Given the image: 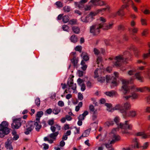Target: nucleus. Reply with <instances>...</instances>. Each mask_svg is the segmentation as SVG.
Returning a JSON list of instances; mask_svg holds the SVG:
<instances>
[{
	"label": "nucleus",
	"instance_id": "423d86ee",
	"mask_svg": "<svg viewBox=\"0 0 150 150\" xmlns=\"http://www.w3.org/2000/svg\"><path fill=\"white\" fill-rule=\"evenodd\" d=\"M130 54L127 52L124 53V56L119 55L116 56L113 59L112 58L110 57L109 59L110 60H113V63L116 67H119L121 66L122 63H127L128 60V56H130Z\"/></svg>",
	"mask_w": 150,
	"mask_h": 150
},
{
	"label": "nucleus",
	"instance_id": "f257e3e1",
	"mask_svg": "<svg viewBox=\"0 0 150 150\" xmlns=\"http://www.w3.org/2000/svg\"><path fill=\"white\" fill-rule=\"evenodd\" d=\"M100 51L94 48V54L96 55V62L98 65V66L100 67L99 68H97L94 71V79L97 80L98 82L101 83L104 82L106 79L107 83H108L111 82V86H116L117 85L116 78L118 77V73L117 72L114 73L115 77L114 78V80L112 81L110 80V76H106V78L104 77H102L101 76L98 75V73L101 71V69L102 67V62L103 61L101 54H104L105 52V50L103 48L100 49Z\"/></svg>",
	"mask_w": 150,
	"mask_h": 150
},
{
	"label": "nucleus",
	"instance_id": "a18cd8bd",
	"mask_svg": "<svg viewBox=\"0 0 150 150\" xmlns=\"http://www.w3.org/2000/svg\"><path fill=\"white\" fill-rule=\"evenodd\" d=\"M82 50V47L81 46H77L75 48V50L76 51L81 52Z\"/></svg>",
	"mask_w": 150,
	"mask_h": 150
},
{
	"label": "nucleus",
	"instance_id": "f8f14e48",
	"mask_svg": "<svg viewBox=\"0 0 150 150\" xmlns=\"http://www.w3.org/2000/svg\"><path fill=\"white\" fill-rule=\"evenodd\" d=\"M128 74L129 75H134V76L135 77V78L138 81L140 82H142L143 81V78L141 76L140 73L136 72L135 70H130L128 72Z\"/></svg>",
	"mask_w": 150,
	"mask_h": 150
},
{
	"label": "nucleus",
	"instance_id": "1a4fd4ad",
	"mask_svg": "<svg viewBox=\"0 0 150 150\" xmlns=\"http://www.w3.org/2000/svg\"><path fill=\"white\" fill-rule=\"evenodd\" d=\"M8 125V122L6 121H3L0 124V137H3L10 132Z\"/></svg>",
	"mask_w": 150,
	"mask_h": 150
},
{
	"label": "nucleus",
	"instance_id": "dca6fc26",
	"mask_svg": "<svg viewBox=\"0 0 150 150\" xmlns=\"http://www.w3.org/2000/svg\"><path fill=\"white\" fill-rule=\"evenodd\" d=\"M149 130L150 132V125L149 127ZM135 135L137 136H141L142 138L146 139L147 137L148 136H150V134H146L144 132H139L136 133Z\"/></svg>",
	"mask_w": 150,
	"mask_h": 150
},
{
	"label": "nucleus",
	"instance_id": "20e7f679",
	"mask_svg": "<svg viewBox=\"0 0 150 150\" xmlns=\"http://www.w3.org/2000/svg\"><path fill=\"white\" fill-rule=\"evenodd\" d=\"M106 22L105 19L102 17H99L97 20L95 24H94V35H97L99 34L100 31V29L101 28L105 30L111 28L113 24H107L105 23Z\"/></svg>",
	"mask_w": 150,
	"mask_h": 150
},
{
	"label": "nucleus",
	"instance_id": "7c9ffc66",
	"mask_svg": "<svg viewBox=\"0 0 150 150\" xmlns=\"http://www.w3.org/2000/svg\"><path fill=\"white\" fill-rule=\"evenodd\" d=\"M72 30L75 33L78 34L79 33L80 29L77 26L73 27H72Z\"/></svg>",
	"mask_w": 150,
	"mask_h": 150
},
{
	"label": "nucleus",
	"instance_id": "7ed1b4c3",
	"mask_svg": "<svg viewBox=\"0 0 150 150\" xmlns=\"http://www.w3.org/2000/svg\"><path fill=\"white\" fill-rule=\"evenodd\" d=\"M134 79V78H131L128 81H126L125 80L122 81V83L123 85L121 88V91L124 94V95L126 94L129 93L130 92V87L128 85L129 84H132L133 83V81ZM137 97V95L135 93H132L131 95L125 96H123V98L125 100H127L129 98H132V99H135Z\"/></svg>",
	"mask_w": 150,
	"mask_h": 150
},
{
	"label": "nucleus",
	"instance_id": "a878e982",
	"mask_svg": "<svg viewBox=\"0 0 150 150\" xmlns=\"http://www.w3.org/2000/svg\"><path fill=\"white\" fill-rule=\"evenodd\" d=\"M93 12H91L87 16L88 22H91L92 21L93 19Z\"/></svg>",
	"mask_w": 150,
	"mask_h": 150
},
{
	"label": "nucleus",
	"instance_id": "393cba45",
	"mask_svg": "<svg viewBox=\"0 0 150 150\" xmlns=\"http://www.w3.org/2000/svg\"><path fill=\"white\" fill-rule=\"evenodd\" d=\"M116 92L114 91H110L106 92L105 94L107 96L110 97H112L115 95Z\"/></svg>",
	"mask_w": 150,
	"mask_h": 150
},
{
	"label": "nucleus",
	"instance_id": "13d9d810",
	"mask_svg": "<svg viewBox=\"0 0 150 150\" xmlns=\"http://www.w3.org/2000/svg\"><path fill=\"white\" fill-rule=\"evenodd\" d=\"M78 73L79 76H81L83 75V72L82 71L79 70L78 71Z\"/></svg>",
	"mask_w": 150,
	"mask_h": 150
},
{
	"label": "nucleus",
	"instance_id": "ddd939ff",
	"mask_svg": "<svg viewBox=\"0 0 150 150\" xmlns=\"http://www.w3.org/2000/svg\"><path fill=\"white\" fill-rule=\"evenodd\" d=\"M67 85L73 90H75L76 88V84H74L73 82V79L71 78L69 79L67 83Z\"/></svg>",
	"mask_w": 150,
	"mask_h": 150
},
{
	"label": "nucleus",
	"instance_id": "e433bc0d",
	"mask_svg": "<svg viewBox=\"0 0 150 150\" xmlns=\"http://www.w3.org/2000/svg\"><path fill=\"white\" fill-rule=\"evenodd\" d=\"M129 30L130 32L132 31L133 33H137L138 31L137 29L135 28H129Z\"/></svg>",
	"mask_w": 150,
	"mask_h": 150
},
{
	"label": "nucleus",
	"instance_id": "72a5a7b5",
	"mask_svg": "<svg viewBox=\"0 0 150 150\" xmlns=\"http://www.w3.org/2000/svg\"><path fill=\"white\" fill-rule=\"evenodd\" d=\"M62 18L63 21L64 23L67 22L69 20V16H64L62 17Z\"/></svg>",
	"mask_w": 150,
	"mask_h": 150
},
{
	"label": "nucleus",
	"instance_id": "0eeeda50",
	"mask_svg": "<svg viewBox=\"0 0 150 150\" xmlns=\"http://www.w3.org/2000/svg\"><path fill=\"white\" fill-rule=\"evenodd\" d=\"M122 1L124 4L122 6L121 8L117 11L115 14H113V17H115L117 14H118L119 16H124V13L123 10V9L124 8H126L127 10H128V8L129 7V4L131 5L132 8L135 11L137 12V8L134 6V3L131 0H122Z\"/></svg>",
	"mask_w": 150,
	"mask_h": 150
},
{
	"label": "nucleus",
	"instance_id": "69168bd1",
	"mask_svg": "<svg viewBox=\"0 0 150 150\" xmlns=\"http://www.w3.org/2000/svg\"><path fill=\"white\" fill-rule=\"evenodd\" d=\"M52 110L51 108H49L47 109L46 111V112L48 114H50L52 113Z\"/></svg>",
	"mask_w": 150,
	"mask_h": 150
},
{
	"label": "nucleus",
	"instance_id": "9d476101",
	"mask_svg": "<svg viewBox=\"0 0 150 150\" xmlns=\"http://www.w3.org/2000/svg\"><path fill=\"white\" fill-rule=\"evenodd\" d=\"M115 132L116 129H114L112 131L111 136L112 140L110 141L109 144H105V146L107 148H109L111 146V144H114L116 142L119 141L120 140V137L115 134Z\"/></svg>",
	"mask_w": 150,
	"mask_h": 150
},
{
	"label": "nucleus",
	"instance_id": "412c9836",
	"mask_svg": "<svg viewBox=\"0 0 150 150\" xmlns=\"http://www.w3.org/2000/svg\"><path fill=\"white\" fill-rule=\"evenodd\" d=\"M81 57L83 59V60H84V61H87L89 59V57L88 54L85 52H82L81 54Z\"/></svg>",
	"mask_w": 150,
	"mask_h": 150
},
{
	"label": "nucleus",
	"instance_id": "09e8293b",
	"mask_svg": "<svg viewBox=\"0 0 150 150\" xmlns=\"http://www.w3.org/2000/svg\"><path fill=\"white\" fill-rule=\"evenodd\" d=\"M58 105L60 107H63L64 105V102L62 101H59L58 103Z\"/></svg>",
	"mask_w": 150,
	"mask_h": 150
},
{
	"label": "nucleus",
	"instance_id": "473e14b6",
	"mask_svg": "<svg viewBox=\"0 0 150 150\" xmlns=\"http://www.w3.org/2000/svg\"><path fill=\"white\" fill-rule=\"evenodd\" d=\"M149 57H150V49L149 50L148 53L143 55L142 58L143 59H145Z\"/></svg>",
	"mask_w": 150,
	"mask_h": 150
},
{
	"label": "nucleus",
	"instance_id": "c03bdc74",
	"mask_svg": "<svg viewBox=\"0 0 150 150\" xmlns=\"http://www.w3.org/2000/svg\"><path fill=\"white\" fill-rule=\"evenodd\" d=\"M141 23L143 25H147V23L146 22V20L145 19L143 18H141Z\"/></svg>",
	"mask_w": 150,
	"mask_h": 150
},
{
	"label": "nucleus",
	"instance_id": "4d7b16f0",
	"mask_svg": "<svg viewBox=\"0 0 150 150\" xmlns=\"http://www.w3.org/2000/svg\"><path fill=\"white\" fill-rule=\"evenodd\" d=\"M148 142H145V143L142 146L143 149H145L147 148V147L148 146Z\"/></svg>",
	"mask_w": 150,
	"mask_h": 150
},
{
	"label": "nucleus",
	"instance_id": "f3484780",
	"mask_svg": "<svg viewBox=\"0 0 150 150\" xmlns=\"http://www.w3.org/2000/svg\"><path fill=\"white\" fill-rule=\"evenodd\" d=\"M133 142L134 144V146L133 145H131L129 146L131 148L132 150L135 148H139V147L140 146L137 138H135L133 139Z\"/></svg>",
	"mask_w": 150,
	"mask_h": 150
},
{
	"label": "nucleus",
	"instance_id": "bb28decb",
	"mask_svg": "<svg viewBox=\"0 0 150 150\" xmlns=\"http://www.w3.org/2000/svg\"><path fill=\"white\" fill-rule=\"evenodd\" d=\"M58 134L59 132L58 131H56L50 134L49 135V137L50 138L55 139Z\"/></svg>",
	"mask_w": 150,
	"mask_h": 150
},
{
	"label": "nucleus",
	"instance_id": "ea45409f",
	"mask_svg": "<svg viewBox=\"0 0 150 150\" xmlns=\"http://www.w3.org/2000/svg\"><path fill=\"white\" fill-rule=\"evenodd\" d=\"M62 29L64 31H68L69 29V27L68 26L64 25L62 26Z\"/></svg>",
	"mask_w": 150,
	"mask_h": 150
},
{
	"label": "nucleus",
	"instance_id": "a211bd4d",
	"mask_svg": "<svg viewBox=\"0 0 150 150\" xmlns=\"http://www.w3.org/2000/svg\"><path fill=\"white\" fill-rule=\"evenodd\" d=\"M61 129L60 126L58 124H55L54 125L51 126L50 129L52 131L54 132L56 131H58L60 130Z\"/></svg>",
	"mask_w": 150,
	"mask_h": 150
},
{
	"label": "nucleus",
	"instance_id": "0e129e2a",
	"mask_svg": "<svg viewBox=\"0 0 150 150\" xmlns=\"http://www.w3.org/2000/svg\"><path fill=\"white\" fill-rule=\"evenodd\" d=\"M66 119L68 121H70L72 119L71 116L69 115H66L65 117Z\"/></svg>",
	"mask_w": 150,
	"mask_h": 150
},
{
	"label": "nucleus",
	"instance_id": "37998d69",
	"mask_svg": "<svg viewBox=\"0 0 150 150\" xmlns=\"http://www.w3.org/2000/svg\"><path fill=\"white\" fill-rule=\"evenodd\" d=\"M63 9L65 11L69 12L70 10V7L69 6H65L63 8Z\"/></svg>",
	"mask_w": 150,
	"mask_h": 150
},
{
	"label": "nucleus",
	"instance_id": "58836bf2",
	"mask_svg": "<svg viewBox=\"0 0 150 150\" xmlns=\"http://www.w3.org/2000/svg\"><path fill=\"white\" fill-rule=\"evenodd\" d=\"M77 21L76 20H72L69 21V24L71 25H74L76 24Z\"/></svg>",
	"mask_w": 150,
	"mask_h": 150
},
{
	"label": "nucleus",
	"instance_id": "bf43d9fd",
	"mask_svg": "<svg viewBox=\"0 0 150 150\" xmlns=\"http://www.w3.org/2000/svg\"><path fill=\"white\" fill-rule=\"evenodd\" d=\"M148 33L147 30H144L142 33V35L143 36H146V35Z\"/></svg>",
	"mask_w": 150,
	"mask_h": 150
},
{
	"label": "nucleus",
	"instance_id": "338daca9",
	"mask_svg": "<svg viewBox=\"0 0 150 150\" xmlns=\"http://www.w3.org/2000/svg\"><path fill=\"white\" fill-rule=\"evenodd\" d=\"M110 7L108 5H107L106 6V7L105 8H103L102 9L104 11H105L106 10H108V11H110Z\"/></svg>",
	"mask_w": 150,
	"mask_h": 150
},
{
	"label": "nucleus",
	"instance_id": "f704fd0d",
	"mask_svg": "<svg viewBox=\"0 0 150 150\" xmlns=\"http://www.w3.org/2000/svg\"><path fill=\"white\" fill-rule=\"evenodd\" d=\"M60 109L59 108H55L53 110V112L54 114L57 115L60 112Z\"/></svg>",
	"mask_w": 150,
	"mask_h": 150
},
{
	"label": "nucleus",
	"instance_id": "c756f323",
	"mask_svg": "<svg viewBox=\"0 0 150 150\" xmlns=\"http://www.w3.org/2000/svg\"><path fill=\"white\" fill-rule=\"evenodd\" d=\"M81 69L82 70L84 71L86 70L87 66L84 60H82L81 62Z\"/></svg>",
	"mask_w": 150,
	"mask_h": 150
},
{
	"label": "nucleus",
	"instance_id": "2eb2a0df",
	"mask_svg": "<svg viewBox=\"0 0 150 150\" xmlns=\"http://www.w3.org/2000/svg\"><path fill=\"white\" fill-rule=\"evenodd\" d=\"M94 5V0H91L88 4L85 5L84 7V9L85 11L90 10Z\"/></svg>",
	"mask_w": 150,
	"mask_h": 150
},
{
	"label": "nucleus",
	"instance_id": "6ab92c4d",
	"mask_svg": "<svg viewBox=\"0 0 150 150\" xmlns=\"http://www.w3.org/2000/svg\"><path fill=\"white\" fill-rule=\"evenodd\" d=\"M106 4L101 0H94V7L97 6H102L105 5Z\"/></svg>",
	"mask_w": 150,
	"mask_h": 150
},
{
	"label": "nucleus",
	"instance_id": "79ce46f5",
	"mask_svg": "<svg viewBox=\"0 0 150 150\" xmlns=\"http://www.w3.org/2000/svg\"><path fill=\"white\" fill-rule=\"evenodd\" d=\"M55 4L58 7H62L63 6L62 4L60 1H57L56 2Z\"/></svg>",
	"mask_w": 150,
	"mask_h": 150
},
{
	"label": "nucleus",
	"instance_id": "680f3d73",
	"mask_svg": "<svg viewBox=\"0 0 150 150\" xmlns=\"http://www.w3.org/2000/svg\"><path fill=\"white\" fill-rule=\"evenodd\" d=\"M78 120H83L85 119V117L81 115H80L78 117Z\"/></svg>",
	"mask_w": 150,
	"mask_h": 150
},
{
	"label": "nucleus",
	"instance_id": "603ef678",
	"mask_svg": "<svg viewBox=\"0 0 150 150\" xmlns=\"http://www.w3.org/2000/svg\"><path fill=\"white\" fill-rule=\"evenodd\" d=\"M78 98L80 100H81L83 99V96L81 93H78Z\"/></svg>",
	"mask_w": 150,
	"mask_h": 150
},
{
	"label": "nucleus",
	"instance_id": "3c124183",
	"mask_svg": "<svg viewBox=\"0 0 150 150\" xmlns=\"http://www.w3.org/2000/svg\"><path fill=\"white\" fill-rule=\"evenodd\" d=\"M118 30L120 31H122L124 30V28L122 25H120L118 27Z\"/></svg>",
	"mask_w": 150,
	"mask_h": 150
},
{
	"label": "nucleus",
	"instance_id": "4468645a",
	"mask_svg": "<svg viewBox=\"0 0 150 150\" xmlns=\"http://www.w3.org/2000/svg\"><path fill=\"white\" fill-rule=\"evenodd\" d=\"M13 142V140L11 138H8L7 141L5 143V146L6 149L9 150H12L13 149L11 145V143Z\"/></svg>",
	"mask_w": 150,
	"mask_h": 150
},
{
	"label": "nucleus",
	"instance_id": "b1692460",
	"mask_svg": "<svg viewBox=\"0 0 150 150\" xmlns=\"http://www.w3.org/2000/svg\"><path fill=\"white\" fill-rule=\"evenodd\" d=\"M90 132V130L89 129H87L84 131L82 135L79 138V139H81L82 137H86L88 136Z\"/></svg>",
	"mask_w": 150,
	"mask_h": 150
},
{
	"label": "nucleus",
	"instance_id": "de8ad7c7",
	"mask_svg": "<svg viewBox=\"0 0 150 150\" xmlns=\"http://www.w3.org/2000/svg\"><path fill=\"white\" fill-rule=\"evenodd\" d=\"M79 86L81 87V90L82 91H84L86 89V86L85 84H83Z\"/></svg>",
	"mask_w": 150,
	"mask_h": 150
},
{
	"label": "nucleus",
	"instance_id": "9b49d317",
	"mask_svg": "<svg viewBox=\"0 0 150 150\" xmlns=\"http://www.w3.org/2000/svg\"><path fill=\"white\" fill-rule=\"evenodd\" d=\"M25 123V120L21 121V118L16 119L13 120L11 127L13 128L18 129L20 127L21 123L24 124Z\"/></svg>",
	"mask_w": 150,
	"mask_h": 150
},
{
	"label": "nucleus",
	"instance_id": "c9c22d12",
	"mask_svg": "<svg viewBox=\"0 0 150 150\" xmlns=\"http://www.w3.org/2000/svg\"><path fill=\"white\" fill-rule=\"evenodd\" d=\"M77 82L79 86L83 84H84V81L80 78H79L78 79Z\"/></svg>",
	"mask_w": 150,
	"mask_h": 150
},
{
	"label": "nucleus",
	"instance_id": "f03ea898",
	"mask_svg": "<svg viewBox=\"0 0 150 150\" xmlns=\"http://www.w3.org/2000/svg\"><path fill=\"white\" fill-rule=\"evenodd\" d=\"M43 114L42 111H40L37 112L36 115V118L35 121H31L29 122L26 125V131L25 132L26 134H28L33 129L34 126L37 131H38L41 127V123L40 122V118Z\"/></svg>",
	"mask_w": 150,
	"mask_h": 150
},
{
	"label": "nucleus",
	"instance_id": "a19ab883",
	"mask_svg": "<svg viewBox=\"0 0 150 150\" xmlns=\"http://www.w3.org/2000/svg\"><path fill=\"white\" fill-rule=\"evenodd\" d=\"M35 103L37 106H39L40 104V100L39 98H37L35 100Z\"/></svg>",
	"mask_w": 150,
	"mask_h": 150
},
{
	"label": "nucleus",
	"instance_id": "5701e85b",
	"mask_svg": "<svg viewBox=\"0 0 150 150\" xmlns=\"http://www.w3.org/2000/svg\"><path fill=\"white\" fill-rule=\"evenodd\" d=\"M93 79H89L86 82V84L87 87L89 88H91L93 86Z\"/></svg>",
	"mask_w": 150,
	"mask_h": 150
},
{
	"label": "nucleus",
	"instance_id": "052dcab7",
	"mask_svg": "<svg viewBox=\"0 0 150 150\" xmlns=\"http://www.w3.org/2000/svg\"><path fill=\"white\" fill-rule=\"evenodd\" d=\"M143 12L145 14H150V11L146 9H145L144 11H143Z\"/></svg>",
	"mask_w": 150,
	"mask_h": 150
},
{
	"label": "nucleus",
	"instance_id": "6e6d98bb",
	"mask_svg": "<svg viewBox=\"0 0 150 150\" xmlns=\"http://www.w3.org/2000/svg\"><path fill=\"white\" fill-rule=\"evenodd\" d=\"M89 109L91 112H94V106L92 105H90L89 106Z\"/></svg>",
	"mask_w": 150,
	"mask_h": 150
},
{
	"label": "nucleus",
	"instance_id": "aec40b11",
	"mask_svg": "<svg viewBox=\"0 0 150 150\" xmlns=\"http://www.w3.org/2000/svg\"><path fill=\"white\" fill-rule=\"evenodd\" d=\"M136 90L138 91H140L141 92H150V88L147 86H144L142 88H137Z\"/></svg>",
	"mask_w": 150,
	"mask_h": 150
},
{
	"label": "nucleus",
	"instance_id": "2f4dec72",
	"mask_svg": "<svg viewBox=\"0 0 150 150\" xmlns=\"http://www.w3.org/2000/svg\"><path fill=\"white\" fill-rule=\"evenodd\" d=\"M132 50L134 52L135 56L137 57H138L139 53V51L138 49L137 48L133 47L132 48Z\"/></svg>",
	"mask_w": 150,
	"mask_h": 150
},
{
	"label": "nucleus",
	"instance_id": "c85d7f7f",
	"mask_svg": "<svg viewBox=\"0 0 150 150\" xmlns=\"http://www.w3.org/2000/svg\"><path fill=\"white\" fill-rule=\"evenodd\" d=\"M71 42L73 43H76L77 41V38L76 36L74 35H72L70 39Z\"/></svg>",
	"mask_w": 150,
	"mask_h": 150
},
{
	"label": "nucleus",
	"instance_id": "4c0bfd02",
	"mask_svg": "<svg viewBox=\"0 0 150 150\" xmlns=\"http://www.w3.org/2000/svg\"><path fill=\"white\" fill-rule=\"evenodd\" d=\"M103 10L102 8L101 9H97L94 11V16L101 12Z\"/></svg>",
	"mask_w": 150,
	"mask_h": 150
},
{
	"label": "nucleus",
	"instance_id": "5fc2aeb1",
	"mask_svg": "<svg viewBox=\"0 0 150 150\" xmlns=\"http://www.w3.org/2000/svg\"><path fill=\"white\" fill-rule=\"evenodd\" d=\"M90 33L92 34L93 35H94V26L92 25L90 27Z\"/></svg>",
	"mask_w": 150,
	"mask_h": 150
},
{
	"label": "nucleus",
	"instance_id": "39448f33",
	"mask_svg": "<svg viewBox=\"0 0 150 150\" xmlns=\"http://www.w3.org/2000/svg\"><path fill=\"white\" fill-rule=\"evenodd\" d=\"M130 108V104L126 102L122 105L118 104L115 108L116 110H119L120 112L122 113L124 118L129 116L134 117L136 115V113L135 111H131L129 112L127 111V110L129 109Z\"/></svg>",
	"mask_w": 150,
	"mask_h": 150
},
{
	"label": "nucleus",
	"instance_id": "e2e57ef3",
	"mask_svg": "<svg viewBox=\"0 0 150 150\" xmlns=\"http://www.w3.org/2000/svg\"><path fill=\"white\" fill-rule=\"evenodd\" d=\"M71 62L74 64V66L76 65L77 63V61L74 58H73L72 59Z\"/></svg>",
	"mask_w": 150,
	"mask_h": 150
},
{
	"label": "nucleus",
	"instance_id": "49530a36",
	"mask_svg": "<svg viewBox=\"0 0 150 150\" xmlns=\"http://www.w3.org/2000/svg\"><path fill=\"white\" fill-rule=\"evenodd\" d=\"M48 124L50 125L53 126L54 124V120L53 119H50L48 121Z\"/></svg>",
	"mask_w": 150,
	"mask_h": 150
},
{
	"label": "nucleus",
	"instance_id": "8fccbe9b",
	"mask_svg": "<svg viewBox=\"0 0 150 150\" xmlns=\"http://www.w3.org/2000/svg\"><path fill=\"white\" fill-rule=\"evenodd\" d=\"M71 128L69 127V125L68 124H65L64 126V129L65 130L71 129Z\"/></svg>",
	"mask_w": 150,
	"mask_h": 150
},
{
	"label": "nucleus",
	"instance_id": "864d4df0",
	"mask_svg": "<svg viewBox=\"0 0 150 150\" xmlns=\"http://www.w3.org/2000/svg\"><path fill=\"white\" fill-rule=\"evenodd\" d=\"M81 21L83 22H86V23L88 22V19H87V16L86 17H81Z\"/></svg>",
	"mask_w": 150,
	"mask_h": 150
},
{
	"label": "nucleus",
	"instance_id": "cd10ccee",
	"mask_svg": "<svg viewBox=\"0 0 150 150\" xmlns=\"http://www.w3.org/2000/svg\"><path fill=\"white\" fill-rule=\"evenodd\" d=\"M83 4L80 1L79 2H74V4L76 7H78L79 9H81L84 6Z\"/></svg>",
	"mask_w": 150,
	"mask_h": 150
},
{
	"label": "nucleus",
	"instance_id": "6e6552de",
	"mask_svg": "<svg viewBox=\"0 0 150 150\" xmlns=\"http://www.w3.org/2000/svg\"><path fill=\"white\" fill-rule=\"evenodd\" d=\"M128 121H126L124 124L119 123V118L116 117L114 119V121L108 122L105 123V125L109 126L113 125L114 123H115L117 125H118L119 127L124 129L125 130H130L132 129V125L131 124H129L128 123Z\"/></svg>",
	"mask_w": 150,
	"mask_h": 150
},
{
	"label": "nucleus",
	"instance_id": "4be33fe9",
	"mask_svg": "<svg viewBox=\"0 0 150 150\" xmlns=\"http://www.w3.org/2000/svg\"><path fill=\"white\" fill-rule=\"evenodd\" d=\"M113 109L112 108V105L108 103H105V105L106 106H107L108 108L107 109V110L109 111L110 112H112L114 110H116L115 109V108L116 106Z\"/></svg>",
	"mask_w": 150,
	"mask_h": 150
},
{
	"label": "nucleus",
	"instance_id": "774afa93",
	"mask_svg": "<svg viewBox=\"0 0 150 150\" xmlns=\"http://www.w3.org/2000/svg\"><path fill=\"white\" fill-rule=\"evenodd\" d=\"M67 135L66 134H64L63 136L62 139L63 140H67V139L68 137H67Z\"/></svg>",
	"mask_w": 150,
	"mask_h": 150
}]
</instances>
